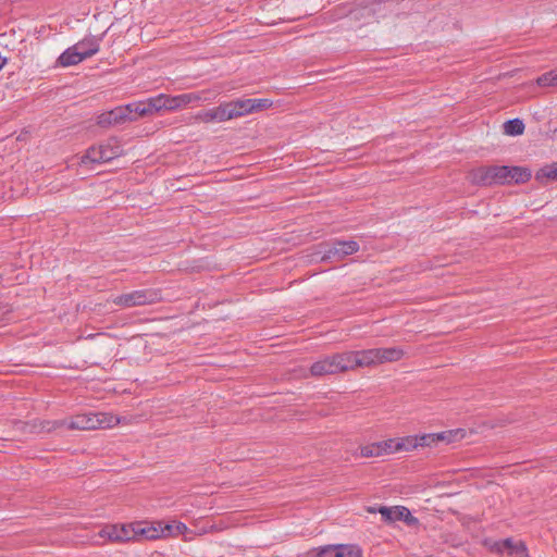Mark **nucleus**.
I'll return each instance as SVG.
<instances>
[{"instance_id":"nucleus-1","label":"nucleus","mask_w":557,"mask_h":557,"mask_svg":"<svg viewBox=\"0 0 557 557\" xmlns=\"http://www.w3.org/2000/svg\"><path fill=\"white\" fill-rule=\"evenodd\" d=\"M404 350H345L317 361L311 367V374L321 376L357 367H368L384 361H396L403 357Z\"/></svg>"},{"instance_id":"nucleus-2","label":"nucleus","mask_w":557,"mask_h":557,"mask_svg":"<svg viewBox=\"0 0 557 557\" xmlns=\"http://www.w3.org/2000/svg\"><path fill=\"white\" fill-rule=\"evenodd\" d=\"M120 422L119 417L109 412H87L76 414L69 420L47 421L44 429L48 432L61 428L69 430H97L113 428Z\"/></svg>"},{"instance_id":"nucleus-3","label":"nucleus","mask_w":557,"mask_h":557,"mask_svg":"<svg viewBox=\"0 0 557 557\" xmlns=\"http://www.w3.org/2000/svg\"><path fill=\"white\" fill-rule=\"evenodd\" d=\"M99 535L111 542H129L141 539L157 540L159 536L153 525L143 527L141 523L106 525L101 529Z\"/></svg>"},{"instance_id":"nucleus-4","label":"nucleus","mask_w":557,"mask_h":557,"mask_svg":"<svg viewBox=\"0 0 557 557\" xmlns=\"http://www.w3.org/2000/svg\"><path fill=\"white\" fill-rule=\"evenodd\" d=\"M123 154V147L116 138H109L98 146H92L81 157L79 165L104 163Z\"/></svg>"},{"instance_id":"nucleus-5","label":"nucleus","mask_w":557,"mask_h":557,"mask_svg":"<svg viewBox=\"0 0 557 557\" xmlns=\"http://www.w3.org/2000/svg\"><path fill=\"white\" fill-rule=\"evenodd\" d=\"M162 299L161 290L158 288L136 289L129 293L112 297L111 302L120 308H133L153 305Z\"/></svg>"},{"instance_id":"nucleus-6","label":"nucleus","mask_w":557,"mask_h":557,"mask_svg":"<svg viewBox=\"0 0 557 557\" xmlns=\"http://www.w3.org/2000/svg\"><path fill=\"white\" fill-rule=\"evenodd\" d=\"M484 545L503 557H528V549L522 541H513L512 539L485 540Z\"/></svg>"},{"instance_id":"nucleus-7","label":"nucleus","mask_w":557,"mask_h":557,"mask_svg":"<svg viewBox=\"0 0 557 557\" xmlns=\"http://www.w3.org/2000/svg\"><path fill=\"white\" fill-rule=\"evenodd\" d=\"M359 250L356 240H334L325 244L322 251V260H342Z\"/></svg>"},{"instance_id":"nucleus-8","label":"nucleus","mask_w":557,"mask_h":557,"mask_svg":"<svg viewBox=\"0 0 557 557\" xmlns=\"http://www.w3.org/2000/svg\"><path fill=\"white\" fill-rule=\"evenodd\" d=\"M313 557H362V550L358 545L338 544L327 545L310 553Z\"/></svg>"},{"instance_id":"nucleus-9","label":"nucleus","mask_w":557,"mask_h":557,"mask_svg":"<svg viewBox=\"0 0 557 557\" xmlns=\"http://www.w3.org/2000/svg\"><path fill=\"white\" fill-rule=\"evenodd\" d=\"M403 446V443L398 442L397 440L389 438L383 442H376L362 446L360 448V455L367 458L389 455L400 450Z\"/></svg>"},{"instance_id":"nucleus-10","label":"nucleus","mask_w":557,"mask_h":557,"mask_svg":"<svg viewBox=\"0 0 557 557\" xmlns=\"http://www.w3.org/2000/svg\"><path fill=\"white\" fill-rule=\"evenodd\" d=\"M368 510L369 512H376V509L372 507H370ZM377 512L381 513L382 519L385 522L405 521L408 524H411L417 521V519L411 515L410 510L404 506H381L377 509Z\"/></svg>"},{"instance_id":"nucleus-11","label":"nucleus","mask_w":557,"mask_h":557,"mask_svg":"<svg viewBox=\"0 0 557 557\" xmlns=\"http://www.w3.org/2000/svg\"><path fill=\"white\" fill-rule=\"evenodd\" d=\"M127 110L128 109L125 108V106H120L110 111L103 112L98 116L97 123L102 127L123 124L126 121H129Z\"/></svg>"},{"instance_id":"nucleus-12","label":"nucleus","mask_w":557,"mask_h":557,"mask_svg":"<svg viewBox=\"0 0 557 557\" xmlns=\"http://www.w3.org/2000/svg\"><path fill=\"white\" fill-rule=\"evenodd\" d=\"M75 49L78 50L79 54L85 59L92 57L100 49V38L96 36H88L76 42Z\"/></svg>"},{"instance_id":"nucleus-13","label":"nucleus","mask_w":557,"mask_h":557,"mask_svg":"<svg viewBox=\"0 0 557 557\" xmlns=\"http://www.w3.org/2000/svg\"><path fill=\"white\" fill-rule=\"evenodd\" d=\"M228 107L232 113H234V119L250 114L253 112V102L251 98L248 99H236L233 101H228Z\"/></svg>"},{"instance_id":"nucleus-14","label":"nucleus","mask_w":557,"mask_h":557,"mask_svg":"<svg viewBox=\"0 0 557 557\" xmlns=\"http://www.w3.org/2000/svg\"><path fill=\"white\" fill-rule=\"evenodd\" d=\"M82 61H84V58L79 54L78 50L75 49L74 45L65 49L58 58V63L63 67L76 65Z\"/></svg>"},{"instance_id":"nucleus-15","label":"nucleus","mask_w":557,"mask_h":557,"mask_svg":"<svg viewBox=\"0 0 557 557\" xmlns=\"http://www.w3.org/2000/svg\"><path fill=\"white\" fill-rule=\"evenodd\" d=\"M471 180L478 185H493L494 177L492 166H482L473 170L471 173Z\"/></svg>"},{"instance_id":"nucleus-16","label":"nucleus","mask_w":557,"mask_h":557,"mask_svg":"<svg viewBox=\"0 0 557 557\" xmlns=\"http://www.w3.org/2000/svg\"><path fill=\"white\" fill-rule=\"evenodd\" d=\"M125 108L128 109L127 115H128L129 121L135 120L136 116L151 114L147 100L131 102V103L126 104Z\"/></svg>"},{"instance_id":"nucleus-17","label":"nucleus","mask_w":557,"mask_h":557,"mask_svg":"<svg viewBox=\"0 0 557 557\" xmlns=\"http://www.w3.org/2000/svg\"><path fill=\"white\" fill-rule=\"evenodd\" d=\"M213 122L222 123L234 119V113L231 112L228 103L224 102L220 106L212 108Z\"/></svg>"},{"instance_id":"nucleus-18","label":"nucleus","mask_w":557,"mask_h":557,"mask_svg":"<svg viewBox=\"0 0 557 557\" xmlns=\"http://www.w3.org/2000/svg\"><path fill=\"white\" fill-rule=\"evenodd\" d=\"M504 132L510 136L522 135L524 132V123L518 117L508 120L504 123Z\"/></svg>"},{"instance_id":"nucleus-19","label":"nucleus","mask_w":557,"mask_h":557,"mask_svg":"<svg viewBox=\"0 0 557 557\" xmlns=\"http://www.w3.org/2000/svg\"><path fill=\"white\" fill-rule=\"evenodd\" d=\"M494 184H507L509 183L510 166L507 165H494L492 166Z\"/></svg>"},{"instance_id":"nucleus-20","label":"nucleus","mask_w":557,"mask_h":557,"mask_svg":"<svg viewBox=\"0 0 557 557\" xmlns=\"http://www.w3.org/2000/svg\"><path fill=\"white\" fill-rule=\"evenodd\" d=\"M531 177V172L527 168L510 166L509 183H524Z\"/></svg>"},{"instance_id":"nucleus-21","label":"nucleus","mask_w":557,"mask_h":557,"mask_svg":"<svg viewBox=\"0 0 557 557\" xmlns=\"http://www.w3.org/2000/svg\"><path fill=\"white\" fill-rule=\"evenodd\" d=\"M536 84L540 87H556L557 86V69L548 71L536 78Z\"/></svg>"},{"instance_id":"nucleus-22","label":"nucleus","mask_w":557,"mask_h":557,"mask_svg":"<svg viewBox=\"0 0 557 557\" xmlns=\"http://www.w3.org/2000/svg\"><path fill=\"white\" fill-rule=\"evenodd\" d=\"M147 102H148V107L150 109L151 114L154 112H158L160 110H163L166 107L164 94H160L158 96L150 97L147 99Z\"/></svg>"},{"instance_id":"nucleus-23","label":"nucleus","mask_w":557,"mask_h":557,"mask_svg":"<svg viewBox=\"0 0 557 557\" xmlns=\"http://www.w3.org/2000/svg\"><path fill=\"white\" fill-rule=\"evenodd\" d=\"M175 523L176 522L165 523L164 525H162V523H159L158 527L153 525L159 534L158 539L174 535Z\"/></svg>"},{"instance_id":"nucleus-24","label":"nucleus","mask_w":557,"mask_h":557,"mask_svg":"<svg viewBox=\"0 0 557 557\" xmlns=\"http://www.w3.org/2000/svg\"><path fill=\"white\" fill-rule=\"evenodd\" d=\"M537 176L546 177L548 180H557V162L541 169Z\"/></svg>"},{"instance_id":"nucleus-25","label":"nucleus","mask_w":557,"mask_h":557,"mask_svg":"<svg viewBox=\"0 0 557 557\" xmlns=\"http://www.w3.org/2000/svg\"><path fill=\"white\" fill-rule=\"evenodd\" d=\"M177 97H178L182 108L191 102L201 100V96L197 92L181 94V95H177Z\"/></svg>"},{"instance_id":"nucleus-26","label":"nucleus","mask_w":557,"mask_h":557,"mask_svg":"<svg viewBox=\"0 0 557 557\" xmlns=\"http://www.w3.org/2000/svg\"><path fill=\"white\" fill-rule=\"evenodd\" d=\"M447 438V433L442 432L437 434H428L421 437L420 445H431L432 443L436 441H445Z\"/></svg>"},{"instance_id":"nucleus-27","label":"nucleus","mask_w":557,"mask_h":557,"mask_svg":"<svg viewBox=\"0 0 557 557\" xmlns=\"http://www.w3.org/2000/svg\"><path fill=\"white\" fill-rule=\"evenodd\" d=\"M253 102V112L268 109L272 106V101L267 98H251Z\"/></svg>"},{"instance_id":"nucleus-28","label":"nucleus","mask_w":557,"mask_h":557,"mask_svg":"<svg viewBox=\"0 0 557 557\" xmlns=\"http://www.w3.org/2000/svg\"><path fill=\"white\" fill-rule=\"evenodd\" d=\"M195 120L202 123H214L212 110L208 109L197 112L195 115Z\"/></svg>"},{"instance_id":"nucleus-29","label":"nucleus","mask_w":557,"mask_h":557,"mask_svg":"<svg viewBox=\"0 0 557 557\" xmlns=\"http://www.w3.org/2000/svg\"><path fill=\"white\" fill-rule=\"evenodd\" d=\"M12 310L8 305H0V326L12 319Z\"/></svg>"},{"instance_id":"nucleus-30","label":"nucleus","mask_w":557,"mask_h":557,"mask_svg":"<svg viewBox=\"0 0 557 557\" xmlns=\"http://www.w3.org/2000/svg\"><path fill=\"white\" fill-rule=\"evenodd\" d=\"M165 104H166L165 110H170V111L177 110V109L182 108L177 96L165 95Z\"/></svg>"},{"instance_id":"nucleus-31","label":"nucleus","mask_w":557,"mask_h":557,"mask_svg":"<svg viewBox=\"0 0 557 557\" xmlns=\"http://www.w3.org/2000/svg\"><path fill=\"white\" fill-rule=\"evenodd\" d=\"M188 528L185 523L183 522H176L175 523V531H174V535H178V534H182L185 536V540H189V537H187V533H188Z\"/></svg>"},{"instance_id":"nucleus-32","label":"nucleus","mask_w":557,"mask_h":557,"mask_svg":"<svg viewBox=\"0 0 557 557\" xmlns=\"http://www.w3.org/2000/svg\"><path fill=\"white\" fill-rule=\"evenodd\" d=\"M450 435H451V432H449V434H447V438H446L447 442H450V438H448V436H450Z\"/></svg>"},{"instance_id":"nucleus-33","label":"nucleus","mask_w":557,"mask_h":557,"mask_svg":"<svg viewBox=\"0 0 557 557\" xmlns=\"http://www.w3.org/2000/svg\"><path fill=\"white\" fill-rule=\"evenodd\" d=\"M554 133L557 134V128H555Z\"/></svg>"}]
</instances>
